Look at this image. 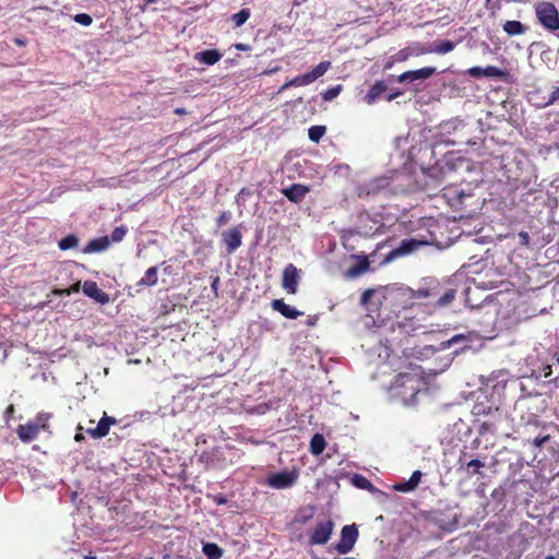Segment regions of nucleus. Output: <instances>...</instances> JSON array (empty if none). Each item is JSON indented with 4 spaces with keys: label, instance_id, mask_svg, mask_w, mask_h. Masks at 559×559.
<instances>
[{
    "label": "nucleus",
    "instance_id": "f257e3e1",
    "mask_svg": "<svg viewBox=\"0 0 559 559\" xmlns=\"http://www.w3.org/2000/svg\"><path fill=\"white\" fill-rule=\"evenodd\" d=\"M423 386L417 373H400L389 386L392 399H400L405 406L415 404L416 396Z\"/></svg>",
    "mask_w": 559,
    "mask_h": 559
},
{
    "label": "nucleus",
    "instance_id": "f03ea898",
    "mask_svg": "<svg viewBox=\"0 0 559 559\" xmlns=\"http://www.w3.org/2000/svg\"><path fill=\"white\" fill-rule=\"evenodd\" d=\"M417 296L423 298H430L436 308H444L452 304L455 298V289L438 282L431 281L427 287H420L417 290Z\"/></svg>",
    "mask_w": 559,
    "mask_h": 559
},
{
    "label": "nucleus",
    "instance_id": "7ed1b4c3",
    "mask_svg": "<svg viewBox=\"0 0 559 559\" xmlns=\"http://www.w3.org/2000/svg\"><path fill=\"white\" fill-rule=\"evenodd\" d=\"M535 13L539 23L548 31L559 29V13L550 2H539L535 7Z\"/></svg>",
    "mask_w": 559,
    "mask_h": 559
},
{
    "label": "nucleus",
    "instance_id": "20e7f679",
    "mask_svg": "<svg viewBox=\"0 0 559 559\" xmlns=\"http://www.w3.org/2000/svg\"><path fill=\"white\" fill-rule=\"evenodd\" d=\"M396 173H392L391 176L376 177L358 188V195H377L390 188L392 182L395 180Z\"/></svg>",
    "mask_w": 559,
    "mask_h": 559
},
{
    "label": "nucleus",
    "instance_id": "39448f33",
    "mask_svg": "<svg viewBox=\"0 0 559 559\" xmlns=\"http://www.w3.org/2000/svg\"><path fill=\"white\" fill-rule=\"evenodd\" d=\"M357 538L358 530L356 525H345L341 532V540L335 546L336 551L341 555L349 552L353 549Z\"/></svg>",
    "mask_w": 559,
    "mask_h": 559
},
{
    "label": "nucleus",
    "instance_id": "423d86ee",
    "mask_svg": "<svg viewBox=\"0 0 559 559\" xmlns=\"http://www.w3.org/2000/svg\"><path fill=\"white\" fill-rule=\"evenodd\" d=\"M298 478L296 471H283L267 477V485L275 489H285L295 485Z\"/></svg>",
    "mask_w": 559,
    "mask_h": 559
},
{
    "label": "nucleus",
    "instance_id": "0eeeda50",
    "mask_svg": "<svg viewBox=\"0 0 559 559\" xmlns=\"http://www.w3.org/2000/svg\"><path fill=\"white\" fill-rule=\"evenodd\" d=\"M424 245L423 241H418L416 239H405L401 242V245L391 250L384 258V263H390L393 260L411 254L414 251H416L418 248H420Z\"/></svg>",
    "mask_w": 559,
    "mask_h": 559
},
{
    "label": "nucleus",
    "instance_id": "6e6552de",
    "mask_svg": "<svg viewBox=\"0 0 559 559\" xmlns=\"http://www.w3.org/2000/svg\"><path fill=\"white\" fill-rule=\"evenodd\" d=\"M334 528L331 520L319 522L309 537L311 545H324L329 542Z\"/></svg>",
    "mask_w": 559,
    "mask_h": 559
},
{
    "label": "nucleus",
    "instance_id": "1a4fd4ad",
    "mask_svg": "<svg viewBox=\"0 0 559 559\" xmlns=\"http://www.w3.org/2000/svg\"><path fill=\"white\" fill-rule=\"evenodd\" d=\"M299 283V271L293 265L288 264L283 272V288L289 294H296Z\"/></svg>",
    "mask_w": 559,
    "mask_h": 559
},
{
    "label": "nucleus",
    "instance_id": "9d476101",
    "mask_svg": "<svg viewBox=\"0 0 559 559\" xmlns=\"http://www.w3.org/2000/svg\"><path fill=\"white\" fill-rule=\"evenodd\" d=\"M436 71V68L433 67H425L414 71H406L399 76L397 81L400 83L424 81L433 75Z\"/></svg>",
    "mask_w": 559,
    "mask_h": 559
},
{
    "label": "nucleus",
    "instance_id": "9b49d317",
    "mask_svg": "<svg viewBox=\"0 0 559 559\" xmlns=\"http://www.w3.org/2000/svg\"><path fill=\"white\" fill-rule=\"evenodd\" d=\"M83 293L93 298L97 302L105 305L109 302V296L98 288L97 284L93 281H86L82 285Z\"/></svg>",
    "mask_w": 559,
    "mask_h": 559
},
{
    "label": "nucleus",
    "instance_id": "f8f14e48",
    "mask_svg": "<svg viewBox=\"0 0 559 559\" xmlns=\"http://www.w3.org/2000/svg\"><path fill=\"white\" fill-rule=\"evenodd\" d=\"M223 241L227 247L229 253L237 250L242 242V235L238 228H230L223 233Z\"/></svg>",
    "mask_w": 559,
    "mask_h": 559
},
{
    "label": "nucleus",
    "instance_id": "ddd939ff",
    "mask_svg": "<svg viewBox=\"0 0 559 559\" xmlns=\"http://www.w3.org/2000/svg\"><path fill=\"white\" fill-rule=\"evenodd\" d=\"M421 477H423V473L420 471H415L412 474L409 479L396 483L393 486V489L395 491H400V492H411V491H414L418 487V485H419V483L421 480Z\"/></svg>",
    "mask_w": 559,
    "mask_h": 559
},
{
    "label": "nucleus",
    "instance_id": "4468645a",
    "mask_svg": "<svg viewBox=\"0 0 559 559\" xmlns=\"http://www.w3.org/2000/svg\"><path fill=\"white\" fill-rule=\"evenodd\" d=\"M307 192H308V188L302 185H298V183H294L290 187L283 189V194L289 201L295 202V203L300 202L305 198Z\"/></svg>",
    "mask_w": 559,
    "mask_h": 559
},
{
    "label": "nucleus",
    "instance_id": "2eb2a0df",
    "mask_svg": "<svg viewBox=\"0 0 559 559\" xmlns=\"http://www.w3.org/2000/svg\"><path fill=\"white\" fill-rule=\"evenodd\" d=\"M116 420L111 417H107V416H104L97 424V426L95 428H88L87 429V432L93 437V438H103L105 437L108 431H109V428H110V425L114 424Z\"/></svg>",
    "mask_w": 559,
    "mask_h": 559
},
{
    "label": "nucleus",
    "instance_id": "dca6fc26",
    "mask_svg": "<svg viewBox=\"0 0 559 559\" xmlns=\"http://www.w3.org/2000/svg\"><path fill=\"white\" fill-rule=\"evenodd\" d=\"M39 424H35L34 421H29L25 425H21L19 427L17 433L21 440L23 441H32L34 440L39 432Z\"/></svg>",
    "mask_w": 559,
    "mask_h": 559
},
{
    "label": "nucleus",
    "instance_id": "f3484780",
    "mask_svg": "<svg viewBox=\"0 0 559 559\" xmlns=\"http://www.w3.org/2000/svg\"><path fill=\"white\" fill-rule=\"evenodd\" d=\"M272 308L280 313H282L285 318L288 319H297L302 312L298 311L296 308L285 304L281 299H275L272 301Z\"/></svg>",
    "mask_w": 559,
    "mask_h": 559
},
{
    "label": "nucleus",
    "instance_id": "a211bd4d",
    "mask_svg": "<svg viewBox=\"0 0 559 559\" xmlns=\"http://www.w3.org/2000/svg\"><path fill=\"white\" fill-rule=\"evenodd\" d=\"M455 44L451 40L433 41L428 44L429 53L445 55L452 51Z\"/></svg>",
    "mask_w": 559,
    "mask_h": 559
},
{
    "label": "nucleus",
    "instance_id": "6ab92c4d",
    "mask_svg": "<svg viewBox=\"0 0 559 559\" xmlns=\"http://www.w3.org/2000/svg\"><path fill=\"white\" fill-rule=\"evenodd\" d=\"M109 238L108 237H100L97 239L91 240L87 246L84 249L85 253H94V252H102L106 250L109 247Z\"/></svg>",
    "mask_w": 559,
    "mask_h": 559
},
{
    "label": "nucleus",
    "instance_id": "aec40b11",
    "mask_svg": "<svg viewBox=\"0 0 559 559\" xmlns=\"http://www.w3.org/2000/svg\"><path fill=\"white\" fill-rule=\"evenodd\" d=\"M221 58L222 55L217 50H204L195 55L197 60L207 66L215 64Z\"/></svg>",
    "mask_w": 559,
    "mask_h": 559
},
{
    "label": "nucleus",
    "instance_id": "412c9836",
    "mask_svg": "<svg viewBox=\"0 0 559 559\" xmlns=\"http://www.w3.org/2000/svg\"><path fill=\"white\" fill-rule=\"evenodd\" d=\"M385 92V85L382 82L376 83L365 96V102L373 104Z\"/></svg>",
    "mask_w": 559,
    "mask_h": 559
},
{
    "label": "nucleus",
    "instance_id": "4be33fe9",
    "mask_svg": "<svg viewBox=\"0 0 559 559\" xmlns=\"http://www.w3.org/2000/svg\"><path fill=\"white\" fill-rule=\"evenodd\" d=\"M202 552L207 559H221L223 557V549L214 543H204Z\"/></svg>",
    "mask_w": 559,
    "mask_h": 559
},
{
    "label": "nucleus",
    "instance_id": "5701e85b",
    "mask_svg": "<svg viewBox=\"0 0 559 559\" xmlns=\"http://www.w3.org/2000/svg\"><path fill=\"white\" fill-rule=\"evenodd\" d=\"M326 442L322 435L316 433L310 441V452L313 455H320L325 449Z\"/></svg>",
    "mask_w": 559,
    "mask_h": 559
},
{
    "label": "nucleus",
    "instance_id": "b1692460",
    "mask_svg": "<svg viewBox=\"0 0 559 559\" xmlns=\"http://www.w3.org/2000/svg\"><path fill=\"white\" fill-rule=\"evenodd\" d=\"M312 83V80L309 75V73H305L302 75H298L292 80H289L288 82H286L280 91H284L288 87H293V86H306V85H309Z\"/></svg>",
    "mask_w": 559,
    "mask_h": 559
},
{
    "label": "nucleus",
    "instance_id": "393cba45",
    "mask_svg": "<svg viewBox=\"0 0 559 559\" xmlns=\"http://www.w3.org/2000/svg\"><path fill=\"white\" fill-rule=\"evenodd\" d=\"M503 31L510 36L521 35L525 32V26L519 21H507Z\"/></svg>",
    "mask_w": 559,
    "mask_h": 559
},
{
    "label": "nucleus",
    "instance_id": "a878e982",
    "mask_svg": "<svg viewBox=\"0 0 559 559\" xmlns=\"http://www.w3.org/2000/svg\"><path fill=\"white\" fill-rule=\"evenodd\" d=\"M157 283V267L152 266L146 270L144 276L139 281L138 285L153 286Z\"/></svg>",
    "mask_w": 559,
    "mask_h": 559
},
{
    "label": "nucleus",
    "instance_id": "bb28decb",
    "mask_svg": "<svg viewBox=\"0 0 559 559\" xmlns=\"http://www.w3.org/2000/svg\"><path fill=\"white\" fill-rule=\"evenodd\" d=\"M407 49L411 57H418L429 53L428 44L413 43L407 46Z\"/></svg>",
    "mask_w": 559,
    "mask_h": 559
},
{
    "label": "nucleus",
    "instance_id": "cd10ccee",
    "mask_svg": "<svg viewBox=\"0 0 559 559\" xmlns=\"http://www.w3.org/2000/svg\"><path fill=\"white\" fill-rule=\"evenodd\" d=\"M331 67V62L322 61L312 71L308 72L312 82L321 78Z\"/></svg>",
    "mask_w": 559,
    "mask_h": 559
},
{
    "label": "nucleus",
    "instance_id": "c85d7f7f",
    "mask_svg": "<svg viewBox=\"0 0 559 559\" xmlns=\"http://www.w3.org/2000/svg\"><path fill=\"white\" fill-rule=\"evenodd\" d=\"M249 17H250V10L242 9L238 13H235L231 16V21L234 22L236 27H240L248 21Z\"/></svg>",
    "mask_w": 559,
    "mask_h": 559
},
{
    "label": "nucleus",
    "instance_id": "c756f323",
    "mask_svg": "<svg viewBox=\"0 0 559 559\" xmlns=\"http://www.w3.org/2000/svg\"><path fill=\"white\" fill-rule=\"evenodd\" d=\"M79 245V239L74 235H69L59 241V248L61 250H68L75 248Z\"/></svg>",
    "mask_w": 559,
    "mask_h": 559
},
{
    "label": "nucleus",
    "instance_id": "7c9ffc66",
    "mask_svg": "<svg viewBox=\"0 0 559 559\" xmlns=\"http://www.w3.org/2000/svg\"><path fill=\"white\" fill-rule=\"evenodd\" d=\"M325 133V127L313 126L308 130L309 139L313 142H319Z\"/></svg>",
    "mask_w": 559,
    "mask_h": 559
},
{
    "label": "nucleus",
    "instance_id": "2f4dec72",
    "mask_svg": "<svg viewBox=\"0 0 559 559\" xmlns=\"http://www.w3.org/2000/svg\"><path fill=\"white\" fill-rule=\"evenodd\" d=\"M127 230H128V229H127V227H124V226H118V227H116V228L112 230L111 235H110V239H109V241H111V242H119V241H121V240L124 238V236H126V234H127Z\"/></svg>",
    "mask_w": 559,
    "mask_h": 559
},
{
    "label": "nucleus",
    "instance_id": "473e14b6",
    "mask_svg": "<svg viewBox=\"0 0 559 559\" xmlns=\"http://www.w3.org/2000/svg\"><path fill=\"white\" fill-rule=\"evenodd\" d=\"M341 90H342L341 85L333 86V87L326 90L322 94V97L324 100H332L338 96V94L341 93Z\"/></svg>",
    "mask_w": 559,
    "mask_h": 559
},
{
    "label": "nucleus",
    "instance_id": "72a5a7b5",
    "mask_svg": "<svg viewBox=\"0 0 559 559\" xmlns=\"http://www.w3.org/2000/svg\"><path fill=\"white\" fill-rule=\"evenodd\" d=\"M503 71L493 66H488L484 69V76L488 78H501L503 76Z\"/></svg>",
    "mask_w": 559,
    "mask_h": 559
},
{
    "label": "nucleus",
    "instance_id": "f704fd0d",
    "mask_svg": "<svg viewBox=\"0 0 559 559\" xmlns=\"http://www.w3.org/2000/svg\"><path fill=\"white\" fill-rule=\"evenodd\" d=\"M73 20L83 26H90L93 23L92 16L86 13L75 14Z\"/></svg>",
    "mask_w": 559,
    "mask_h": 559
},
{
    "label": "nucleus",
    "instance_id": "c9c22d12",
    "mask_svg": "<svg viewBox=\"0 0 559 559\" xmlns=\"http://www.w3.org/2000/svg\"><path fill=\"white\" fill-rule=\"evenodd\" d=\"M373 350L374 353H378V356L382 361L388 360L390 357V349L386 345L379 344Z\"/></svg>",
    "mask_w": 559,
    "mask_h": 559
},
{
    "label": "nucleus",
    "instance_id": "e433bc0d",
    "mask_svg": "<svg viewBox=\"0 0 559 559\" xmlns=\"http://www.w3.org/2000/svg\"><path fill=\"white\" fill-rule=\"evenodd\" d=\"M354 484L357 487L364 488V489H368L369 487H371V483L367 478H365L364 476H359V475H355Z\"/></svg>",
    "mask_w": 559,
    "mask_h": 559
},
{
    "label": "nucleus",
    "instance_id": "4c0bfd02",
    "mask_svg": "<svg viewBox=\"0 0 559 559\" xmlns=\"http://www.w3.org/2000/svg\"><path fill=\"white\" fill-rule=\"evenodd\" d=\"M79 289H80V283H76L68 289H55L52 293L55 295H59V296H61V295L70 296L72 293L79 292Z\"/></svg>",
    "mask_w": 559,
    "mask_h": 559
},
{
    "label": "nucleus",
    "instance_id": "58836bf2",
    "mask_svg": "<svg viewBox=\"0 0 559 559\" xmlns=\"http://www.w3.org/2000/svg\"><path fill=\"white\" fill-rule=\"evenodd\" d=\"M49 419H50V415L43 413V414H38V416L36 417L34 423L39 424L40 429H45L47 427V423Z\"/></svg>",
    "mask_w": 559,
    "mask_h": 559
},
{
    "label": "nucleus",
    "instance_id": "ea45409f",
    "mask_svg": "<svg viewBox=\"0 0 559 559\" xmlns=\"http://www.w3.org/2000/svg\"><path fill=\"white\" fill-rule=\"evenodd\" d=\"M484 69L485 68H480V67H473V68H469L467 70V73L469 74V76L472 78H480V76H484Z\"/></svg>",
    "mask_w": 559,
    "mask_h": 559
},
{
    "label": "nucleus",
    "instance_id": "a19ab883",
    "mask_svg": "<svg viewBox=\"0 0 559 559\" xmlns=\"http://www.w3.org/2000/svg\"><path fill=\"white\" fill-rule=\"evenodd\" d=\"M374 290L373 289H367L362 293L361 295V298H360V302L361 305L366 306L368 305L370 298L374 295Z\"/></svg>",
    "mask_w": 559,
    "mask_h": 559
},
{
    "label": "nucleus",
    "instance_id": "79ce46f5",
    "mask_svg": "<svg viewBox=\"0 0 559 559\" xmlns=\"http://www.w3.org/2000/svg\"><path fill=\"white\" fill-rule=\"evenodd\" d=\"M408 58H411V55H408V49L406 47L396 53L395 61H405Z\"/></svg>",
    "mask_w": 559,
    "mask_h": 559
},
{
    "label": "nucleus",
    "instance_id": "37998d69",
    "mask_svg": "<svg viewBox=\"0 0 559 559\" xmlns=\"http://www.w3.org/2000/svg\"><path fill=\"white\" fill-rule=\"evenodd\" d=\"M408 58H411V55H408V49L406 47L396 53L395 61H405Z\"/></svg>",
    "mask_w": 559,
    "mask_h": 559
},
{
    "label": "nucleus",
    "instance_id": "c03bdc74",
    "mask_svg": "<svg viewBox=\"0 0 559 559\" xmlns=\"http://www.w3.org/2000/svg\"><path fill=\"white\" fill-rule=\"evenodd\" d=\"M484 466V463L479 460H472L467 463V467L473 468L474 473H479V468Z\"/></svg>",
    "mask_w": 559,
    "mask_h": 559
},
{
    "label": "nucleus",
    "instance_id": "a18cd8bd",
    "mask_svg": "<svg viewBox=\"0 0 559 559\" xmlns=\"http://www.w3.org/2000/svg\"><path fill=\"white\" fill-rule=\"evenodd\" d=\"M368 267L367 264H362L360 266H356V267H352L349 271H348V274L350 276H357L359 274H361L364 271H366Z\"/></svg>",
    "mask_w": 559,
    "mask_h": 559
},
{
    "label": "nucleus",
    "instance_id": "49530a36",
    "mask_svg": "<svg viewBox=\"0 0 559 559\" xmlns=\"http://www.w3.org/2000/svg\"><path fill=\"white\" fill-rule=\"evenodd\" d=\"M559 100V87H556L550 96H549V99L547 102V105H550V104H554L555 102Z\"/></svg>",
    "mask_w": 559,
    "mask_h": 559
},
{
    "label": "nucleus",
    "instance_id": "de8ad7c7",
    "mask_svg": "<svg viewBox=\"0 0 559 559\" xmlns=\"http://www.w3.org/2000/svg\"><path fill=\"white\" fill-rule=\"evenodd\" d=\"M464 338H465V337H464V335H462V334L455 335V336H453L451 340H449V341H448V346H450V345H452V344H455V343H457V342H460V341H462V340H464Z\"/></svg>",
    "mask_w": 559,
    "mask_h": 559
},
{
    "label": "nucleus",
    "instance_id": "09e8293b",
    "mask_svg": "<svg viewBox=\"0 0 559 559\" xmlns=\"http://www.w3.org/2000/svg\"><path fill=\"white\" fill-rule=\"evenodd\" d=\"M229 218V213L227 212H224L219 217H218V224L219 225H223L225 224Z\"/></svg>",
    "mask_w": 559,
    "mask_h": 559
},
{
    "label": "nucleus",
    "instance_id": "8fccbe9b",
    "mask_svg": "<svg viewBox=\"0 0 559 559\" xmlns=\"http://www.w3.org/2000/svg\"><path fill=\"white\" fill-rule=\"evenodd\" d=\"M519 236L521 237V239H522V242H523V243H525V245H527V243H528L530 236H528V234H527V233L522 231V233H520V235H519Z\"/></svg>",
    "mask_w": 559,
    "mask_h": 559
},
{
    "label": "nucleus",
    "instance_id": "3c124183",
    "mask_svg": "<svg viewBox=\"0 0 559 559\" xmlns=\"http://www.w3.org/2000/svg\"><path fill=\"white\" fill-rule=\"evenodd\" d=\"M144 1V4L143 5H140V9L141 11H145L146 10V7L151 3H156L158 0H143Z\"/></svg>",
    "mask_w": 559,
    "mask_h": 559
},
{
    "label": "nucleus",
    "instance_id": "603ef678",
    "mask_svg": "<svg viewBox=\"0 0 559 559\" xmlns=\"http://www.w3.org/2000/svg\"><path fill=\"white\" fill-rule=\"evenodd\" d=\"M249 194H250V192H249V191H247L246 189H242V190L238 193V195H237V202L239 203V202H240V200H241L245 195H249Z\"/></svg>",
    "mask_w": 559,
    "mask_h": 559
},
{
    "label": "nucleus",
    "instance_id": "864d4df0",
    "mask_svg": "<svg viewBox=\"0 0 559 559\" xmlns=\"http://www.w3.org/2000/svg\"><path fill=\"white\" fill-rule=\"evenodd\" d=\"M76 559H96V558H95V557H92V556L78 555V556H76Z\"/></svg>",
    "mask_w": 559,
    "mask_h": 559
},
{
    "label": "nucleus",
    "instance_id": "5fc2aeb1",
    "mask_svg": "<svg viewBox=\"0 0 559 559\" xmlns=\"http://www.w3.org/2000/svg\"><path fill=\"white\" fill-rule=\"evenodd\" d=\"M550 374H551V367H550V366H547V367L545 368V377H548V376H550Z\"/></svg>",
    "mask_w": 559,
    "mask_h": 559
},
{
    "label": "nucleus",
    "instance_id": "6e6d98bb",
    "mask_svg": "<svg viewBox=\"0 0 559 559\" xmlns=\"http://www.w3.org/2000/svg\"><path fill=\"white\" fill-rule=\"evenodd\" d=\"M83 439H84V437H83V435H82V433H76V435H75V437H74V440H75V441H81V440H83Z\"/></svg>",
    "mask_w": 559,
    "mask_h": 559
},
{
    "label": "nucleus",
    "instance_id": "4d7b16f0",
    "mask_svg": "<svg viewBox=\"0 0 559 559\" xmlns=\"http://www.w3.org/2000/svg\"><path fill=\"white\" fill-rule=\"evenodd\" d=\"M236 48H237V49H240V50H246V45H243V44H238V45H236Z\"/></svg>",
    "mask_w": 559,
    "mask_h": 559
},
{
    "label": "nucleus",
    "instance_id": "13d9d810",
    "mask_svg": "<svg viewBox=\"0 0 559 559\" xmlns=\"http://www.w3.org/2000/svg\"><path fill=\"white\" fill-rule=\"evenodd\" d=\"M555 360H556V362L559 365V352H558V353H556V355H555Z\"/></svg>",
    "mask_w": 559,
    "mask_h": 559
},
{
    "label": "nucleus",
    "instance_id": "bf43d9fd",
    "mask_svg": "<svg viewBox=\"0 0 559 559\" xmlns=\"http://www.w3.org/2000/svg\"><path fill=\"white\" fill-rule=\"evenodd\" d=\"M217 282H218V278H216V280L214 281L213 285H212V287H213L214 289H215V287H217V284H216Z\"/></svg>",
    "mask_w": 559,
    "mask_h": 559
},
{
    "label": "nucleus",
    "instance_id": "052dcab7",
    "mask_svg": "<svg viewBox=\"0 0 559 559\" xmlns=\"http://www.w3.org/2000/svg\"><path fill=\"white\" fill-rule=\"evenodd\" d=\"M176 112H177V114H179V115H181V114H183V112H185V110H183V109H176Z\"/></svg>",
    "mask_w": 559,
    "mask_h": 559
},
{
    "label": "nucleus",
    "instance_id": "680f3d73",
    "mask_svg": "<svg viewBox=\"0 0 559 559\" xmlns=\"http://www.w3.org/2000/svg\"><path fill=\"white\" fill-rule=\"evenodd\" d=\"M545 559H555L554 556H547Z\"/></svg>",
    "mask_w": 559,
    "mask_h": 559
},
{
    "label": "nucleus",
    "instance_id": "e2e57ef3",
    "mask_svg": "<svg viewBox=\"0 0 559 559\" xmlns=\"http://www.w3.org/2000/svg\"><path fill=\"white\" fill-rule=\"evenodd\" d=\"M16 43H17L19 45H23V41H22V40H20V39H17V40H16Z\"/></svg>",
    "mask_w": 559,
    "mask_h": 559
}]
</instances>
